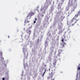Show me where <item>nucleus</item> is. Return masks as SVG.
Here are the masks:
<instances>
[{"label": "nucleus", "mask_w": 80, "mask_h": 80, "mask_svg": "<svg viewBox=\"0 0 80 80\" xmlns=\"http://www.w3.org/2000/svg\"><path fill=\"white\" fill-rule=\"evenodd\" d=\"M35 20H36V21H37V18H35Z\"/></svg>", "instance_id": "obj_24"}, {"label": "nucleus", "mask_w": 80, "mask_h": 80, "mask_svg": "<svg viewBox=\"0 0 80 80\" xmlns=\"http://www.w3.org/2000/svg\"><path fill=\"white\" fill-rule=\"evenodd\" d=\"M54 73L53 72V70H52L49 73V76L48 77V80H55V78H53V76Z\"/></svg>", "instance_id": "obj_2"}, {"label": "nucleus", "mask_w": 80, "mask_h": 80, "mask_svg": "<svg viewBox=\"0 0 80 80\" xmlns=\"http://www.w3.org/2000/svg\"><path fill=\"white\" fill-rule=\"evenodd\" d=\"M68 8H67L66 9V11H68Z\"/></svg>", "instance_id": "obj_22"}, {"label": "nucleus", "mask_w": 80, "mask_h": 80, "mask_svg": "<svg viewBox=\"0 0 80 80\" xmlns=\"http://www.w3.org/2000/svg\"><path fill=\"white\" fill-rule=\"evenodd\" d=\"M61 1L63 2H64V0H61Z\"/></svg>", "instance_id": "obj_26"}, {"label": "nucleus", "mask_w": 80, "mask_h": 80, "mask_svg": "<svg viewBox=\"0 0 80 80\" xmlns=\"http://www.w3.org/2000/svg\"><path fill=\"white\" fill-rule=\"evenodd\" d=\"M77 2V0H74V2Z\"/></svg>", "instance_id": "obj_27"}, {"label": "nucleus", "mask_w": 80, "mask_h": 80, "mask_svg": "<svg viewBox=\"0 0 80 80\" xmlns=\"http://www.w3.org/2000/svg\"><path fill=\"white\" fill-rule=\"evenodd\" d=\"M38 42H39V40H38V42H37L38 43Z\"/></svg>", "instance_id": "obj_30"}, {"label": "nucleus", "mask_w": 80, "mask_h": 80, "mask_svg": "<svg viewBox=\"0 0 80 80\" xmlns=\"http://www.w3.org/2000/svg\"><path fill=\"white\" fill-rule=\"evenodd\" d=\"M61 53H62V50H59L58 53V57H60V55L61 54Z\"/></svg>", "instance_id": "obj_12"}, {"label": "nucleus", "mask_w": 80, "mask_h": 80, "mask_svg": "<svg viewBox=\"0 0 80 80\" xmlns=\"http://www.w3.org/2000/svg\"><path fill=\"white\" fill-rule=\"evenodd\" d=\"M36 23V21H34V23Z\"/></svg>", "instance_id": "obj_23"}, {"label": "nucleus", "mask_w": 80, "mask_h": 80, "mask_svg": "<svg viewBox=\"0 0 80 80\" xmlns=\"http://www.w3.org/2000/svg\"><path fill=\"white\" fill-rule=\"evenodd\" d=\"M50 3H51V0H47L46 3L44 4V7L45 8L47 9Z\"/></svg>", "instance_id": "obj_3"}, {"label": "nucleus", "mask_w": 80, "mask_h": 80, "mask_svg": "<svg viewBox=\"0 0 80 80\" xmlns=\"http://www.w3.org/2000/svg\"><path fill=\"white\" fill-rule=\"evenodd\" d=\"M77 14L79 16L80 15V10L77 13Z\"/></svg>", "instance_id": "obj_18"}, {"label": "nucleus", "mask_w": 80, "mask_h": 80, "mask_svg": "<svg viewBox=\"0 0 80 80\" xmlns=\"http://www.w3.org/2000/svg\"><path fill=\"white\" fill-rule=\"evenodd\" d=\"M45 72H46V70H45V72H44L43 74L42 75V76H44V75L45 73Z\"/></svg>", "instance_id": "obj_20"}, {"label": "nucleus", "mask_w": 80, "mask_h": 80, "mask_svg": "<svg viewBox=\"0 0 80 80\" xmlns=\"http://www.w3.org/2000/svg\"><path fill=\"white\" fill-rule=\"evenodd\" d=\"M78 15L77 14L75 15V16L72 19H71L70 21V26L71 27H73L74 26L75 24H76L77 22H78V19L77 20L76 18H77L78 17Z\"/></svg>", "instance_id": "obj_1"}, {"label": "nucleus", "mask_w": 80, "mask_h": 80, "mask_svg": "<svg viewBox=\"0 0 80 80\" xmlns=\"http://www.w3.org/2000/svg\"><path fill=\"white\" fill-rule=\"evenodd\" d=\"M31 16L29 15V14H28V16L27 17V20H25V21L24 22V23H25V24H27V23L30 22V21H27V20L28 19H30L31 18Z\"/></svg>", "instance_id": "obj_4"}, {"label": "nucleus", "mask_w": 80, "mask_h": 80, "mask_svg": "<svg viewBox=\"0 0 80 80\" xmlns=\"http://www.w3.org/2000/svg\"><path fill=\"white\" fill-rule=\"evenodd\" d=\"M65 42H63L62 43H61V48H64L65 47Z\"/></svg>", "instance_id": "obj_9"}, {"label": "nucleus", "mask_w": 80, "mask_h": 80, "mask_svg": "<svg viewBox=\"0 0 80 80\" xmlns=\"http://www.w3.org/2000/svg\"><path fill=\"white\" fill-rule=\"evenodd\" d=\"M57 63V60H55V61L53 63V67H55L56 65V63Z\"/></svg>", "instance_id": "obj_10"}, {"label": "nucleus", "mask_w": 80, "mask_h": 80, "mask_svg": "<svg viewBox=\"0 0 80 80\" xmlns=\"http://www.w3.org/2000/svg\"><path fill=\"white\" fill-rule=\"evenodd\" d=\"M28 25H29V24H28Z\"/></svg>", "instance_id": "obj_35"}, {"label": "nucleus", "mask_w": 80, "mask_h": 80, "mask_svg": "<svg viewBox=\"0 0 80 80\" xmlns=\"http://www.w3.org/2000/svg\"><path fill=\"white\" fill-rule=\"evenodd\" d=\"M58 29L60 30H61L62 28V26H60V25L59 24L58 25Z\"/></svg>", "instance_id": "obj_15"}, {"label": "nucleus", "mask_w": 80, "mask_h": 80, "mask_svg": "<svg viewBox=\"0 0 80 80\" xmlns=\"http://www.w3.org/2000/svg\"><path fill=\"white\" fill-rule=\"evenodd\" d=\"M64 18H65V16H62L61 17V21H62L63 19H64Z\"/></svg>", "instance_id": "obj_16"}, {"label": "nucleus", "mask_w": 80, "mask_h": 80, "mask_svg": "<svg viewBox=\"0 0 80 80\" xmlns=\"http://www.w3.org/2000/svg\"><path fill=\"white\" fill-rule=\"evenodd\" d=\"M26 32L27 34H29V35L28 36V38H30V34H31V33H32V31L31 30H29L28 29L27 30H26Z\"/></svg>", "instance_id": "obj_5"}, {"label": "nucleus", "mask_w": 80, "mask_h": 80, "mask_svg": "<svg viewBox=\"0 0 80 80\" xmlns=\"http://www.w3.org/2000/svg\"><path fill=\"white\" fill-rule=\"evenodd\" d=\"M28 15H30V16L32 17V16L33 15H34V13L32 12H31L28 13Z\"/></svg>", "instance_id": "obj_13"}, {"label": "nucleus", "mask_w": 80, "mask_h": 80, "mask_svg": "<svg viewBox=\"0 0 80 80\" xmlns=\"http://www.w3.org/2000/svg\"><path fill=\"white\" fill-rule=\"evenodd\" d=\"M42 8L41 9V11H42Z\"/></svg>", "instance_id": "obj_28"}, {"label": "nucleus", "mask_w": 80, "mask_h": 80, "mask_svg": "<svg viewBox=\"0 0 80 80\" xmlns=\"http://www.w3.org/2000/svg\"><path fill=\"white\" fill-rule=\"evenodd\" d=\"M23 52L24 53V55H25V52L27 51V47L25 45H23Z\"/></svg>", "instance_id": "obj_6"}, {"label": "nucleus", "mask_w": 80, "mask_h": 80, "mask_svg": "<svg viewBox=\"0 0 80 80\" xmlns=\"http://www.w3.org/2000/svg\"><path fill=\"white\" fill-rule=\"evenodd\" d=\"M23 30H25V28H24Z\"/></svg>", "instance_id": "obj_32"}, {"label": "nucleus", "mask_w": 80, "mask_h": 80, "mask_svg": "<svg viewBox=\"0 0 80 80\" xmlns=\"http://www.w3.org/2000/svg\"><path fill=\"white\" fill-rule=\"evenodd\" d=\"M8 38H10V36H8Z\"/></svg>", "instance_id": "obj_29"}, {"label": "nucleus", "mask_w": 80, "mask_h": 80, "mask_svg": "<svg viewBox=\"0 0 80 80\" xmlns=\"http://www.w3.org/2000/svg\"><path fill=\"white\" fill-rule=\"evenodd\" d=\"M3 55H2V52H0V58L2 60H3L4 59V58H3V57L2 56Z\"/></svg>", "instance_id": "obj_11"}, {"label": "nucleus", "mask_w": 80, "mask_h": 80, "mask_svg": "<svg viewBox=\"0 0 80 80\" xmlns=\"http://www.w3.org/2000/svg\"><path fill=\"white\" fill-rule=\"evenodd\" d=\"M64 40V39H63V38H62V43H63V42H64V41H63Z\"/></svg>", "instance_id": "obj_21"}, {"label": "nucleus", "mask_w": 80, "mask_h": 80, "mask_svg": "<svg viewBox=\"0 0 80 80\" xmlns=\"http://www.w3.org/2000/svg\"><path fill=\"white\" fill-rule=\"evenodd\" d=\"M2 80H5V78H2Z\"/></svg>", "instance_id": "obj_25"}, {"label": "nucleus", "mask_w": 80, "mask_h": 80, "mask_svg": "<svg viewBox=\"0 0 80 80\" xmlns=\"http://www.w3.org/2000/svg\"><path fill=\"white\" fill-rule=\"evenodd\" d=\"M77 70H78H78H80V64H79L78 66V68H77ZM79 72H80H80L79 71V72H77V73H79Z\"/></svg>", "instance_id": "obj_14"}, {"label": "nucleus", "mask_w": 80, "mask_h": 80, "mask_svg": "<svg viewBox=\"0 0 80 80\" xmlns=\"http://www.w3.org/2000/svg\"><path fill=\"white\" fill-rule=\"evenodd\" d=\"M43 8H42V9H43Z\"/></svg>", "instance_id": "obj_39"}, {"label": "nucleus", "mask_w": 80, "mask_h": 80, "mask_svg": "<svg viewBox=\"0 0 80 80\" xmlns=\"http://www.w3.org/2000/svg\"><path fill=\"white\" fill-rule=\"evenodd\" d=\"M62 30H60L58 32L59 34H60V33H62Z\"/></svg>", "instance_id": "obj_17"}, {"label": "nucleus", "mask_w": 80, "mask_h": 80, "mask_svg": "<svg viewBox=\"0 0 80 80\" xmlns=\"http://www.w3.org/2000/svg\"><path fill=\"white\" fill-rule=\"evenodd\" d=\"M57 30H56V31Z\"/></svg>", "instance_id": "obj_37"}, {"label": "nucleus", "mask_w": 80, "mask_h": 80, "mask_svg": "<svg viewBox=\"0 0 80 80\" xmlns=\"http://www.w3.org/2000/svg\"><path fill=\"white\" fill-rule=\"evenodd\" d=\"M50 68L49 69V71H50Z\"/></svg>", "instance_id": "obj_31"}, {"label": "nucleus", "mask_w": 80, "mask_h": 80, "mask_svg": "<svg viewBox=\"0 0 80 80\" xmlns=\"http://www.w3.org/2000/svg\"><path fill=\"white\" fill-rule=\"evenodd\" d=\"M45 67H46V65H45Z\"/></svg>", "instance_id": "obj_34"}, {"label": "nucleus", "mask_w": 80, "mask_h": 80, "mask_svg": "<svg viewBox=\"0 0 80 80\" xmlns=\"http://www.w3.org/2000/svg\"><path fill=\"white\" fill-rule=\"evenodd\" d=\"M73 0H69V2L68 4L70 6H73Z\"/></svg>", "instance_id": "obj_8"}, {"label": "nucleus", "mask_w": 80, "mask_h": 80, "mask_svg": "<svg viewBox=\"0 0 80 80\" xmlns=\"http://www.w3.org/2000/svg\"><path fill=\"white\" fill-rule=\"evenodd\" d=\"M43 8H42V9H43Z\"/></svg>", "instance_id": "obj_38"}, {"label": "nucleus", "mask_w": 80, "mask_h": 80, "mask_svg": "<svg viewBox=\"0 0 80 80\" xmlns=\"http://www.w3.org/2000/svg\"><path fill=\"white\" fill-rule=\"evenodd\" d=\"M74 10L75 9H72L71 10V12H74Z\"/></svg>", "instance_id": "obj_19"}, {"label": "nucleus", "mask_w": 80, "mask_h": 80, "mask_svg": "<svg viewBox=\"0 0 80 80\" xmlns=\"http://www.w3.org/2000/svg\"><path fill=\"white\" fill-rule=\"evenodd\" d=\"M38 40H39V39H38Z\"/></svg>", "instance_id": "obj_33"}, {"label": "nucleus", "mask_w": 80, "mask_h": 80, "mask_svg": "<svg viewBox=\"0 0 80 80\" xmlns=\"http://www.w3.org/2000/svg\"><path fill=\"white\" fill-rule=\"evenodd\" d=\"M80 72L79 73H77V74L76 79V80H80Z\"/></svg>", "instance_id": "obj_7"}, {"label": "nucleus", "mask_w": 80, "mask_h": 80, "mask_svg": "<svg viewBox=\"0 0 80 80\" xmlns=\"http://www.w3.org/2000/svg\"><path fill=\"white\" fill-rule=\"evenodd\" d=\"M69 30H70V29H69Z\"/></svg>", "instance_id": "obj_36"}]
</instances>
